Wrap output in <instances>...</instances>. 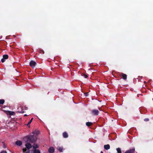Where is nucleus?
Masks as SVG:
<instances>
[{
	"mask_svg": "<svg viewBox=\"0 0 153 153\" xmlns=\"http://www.w3.org/2000/svg\"><path fill=\"white\" fill-rule=\"evenodd\" d=\"M37 137L33 135L27 136L24 138V140L26 142L33 143L37 140Z\"/></svg>",
	"mask_w": 153,
	"mask_h": 153,
	"instance_id": "obj_1",
	"label": "nucleus"
},
{
	"mask_svg": "<svg viewBox=\"0 0 153 153\" xmlns=\"http://www.w3.org/2000/svg\"><path fill=\"white\" fill-rule=\"evenodd\" d=\"M92 114L93 115L97 116L98 115L99 111L97 110L93 109L91 111Z\"/></svg>",
	"mask_w": 153,
	"mask_h": 153,
	"instance_id": "obj_2",
	"label": "nucleus"
},
{
	"mask_svg": "<svg viewBox=\"0 0 153 153\" xmlns=\"http://www.w3.org/2000/svg\"><path fill=\"white\" fill-rule=\"evenodd\" d=\"M8 58V55L6 54L4 55L3 56V58L1 60V62H4L5 61V59H7Z\"/></svg>",
	"mask_w": 153,
	"mask_h": 153,
	"instance_id": "obj_3",
	"label": "nucleus"
},
{
	"mask_svg": "<svg viewBox=\"0 0 153 153\" xmlns=\"http://www.w3.org/2000/svg\"><path fill=\"white\" fill-rule=\"evenodd\" d=\"M30 66L33 68H34L36 64V63L35 62L31 60L30 63Z\"/></svg>",
	"mask_w": 153,
	"mask_h": 153,
	"instance_id": "obj_4",
	"label": "nucleus"
},
{
	"mask_svg": "<svg viewBox=\"0 0 153 153\" xmlns=\"http://www.w3.org/2000/svg\"><path fill=\"white\" fill-rule=\"evenodd\" d=\"M135 152V149H130L126 151L125 153H134Z\"/></svg>",
	"mask_w": 153,
	"mask_h": 153,
	"instance_id": "obj_5",
	"label": "nucleus"
},
{
	"mask_svg": "<svg viewBox=\"0 0 153 153\" xmlns=\"http://www.w3.org/2000/svg\"><path fill=\"white\" fill-rule=\"evenodd\" d=\"M120 76H122L123 78L126 80L127 79V75L125 74H124L123 73H120Z\"/></svg>",
	"mask_w": 153,
	"mask_h": 153,
	"instance_id": "obj_6",
	"label": "nucleus"
},
{
	"mask_svg": "<svg viewBox=\"0 0 153 153\" xmlns=\"http://www.w3.org/2000/svg\"><path fill=\"white\" fill-rule=\"evenodd\" d=\"M25 146L26 147V148H27V149H29L30 148H31L32 146L31 144L30 143H27L25 144Z\"/></svg>",
	"mask_w": 153,
	"mask_h": 153,
	"instance_id": "obj_7",
	"label": "nucleus"
},
{
	"mask_svg": "<svg viewBox=\"0 0 153 153\" xmlns=\"http://www.w3.org/2000/svg\"><path fill=\"white\" fill-rule=\"evenodd\" d=\"M23 153H30V150L27 149L26 148H23L22 149Z\"/></svg>",
	"mask_w": 153,
	"mask_h": 153,
	"instance_id": "obj_8",
	"label": "nucleus"
},
{
	"mask_svg": "<svg viewBox=\"0 0 153 153\" xmlns=\"http://www.w3.org/2000/svg\"><path fill=\"white\" fill-rule=\"evenodd\" d=\"M54 151V149L53 147H50L48 149L49 153H53Z\"/></svg>",
	"mask_w": 153,
	"mask_h": 153,
	"instance_id": "obj_9",
	"label": "nucleus"
},
{
	"mask_svg": "<svg viewBox=\"0 0 153 153\" xmlns=\"http://www.w3.org/2000/svg\"><path fill=\"white\" fill-rule=\"evenodd\" d=\"M16 144L17 146H20L22 144V142L20 140L17 141L16 143Z\"/></svg>",
	"mask_w": 153,
	"mask_h": 153,
	"instance_id": "obj_10",
	"label": "nucleus"
},
{
	"mask_svg": "<svg viewBox=\"0 0 153 153\" xmlns=\"http://www.w3.org/2000/svg\"><path fill=\"white\" fill-rule=\"evenodd\" d=\"M104 148L106 150H108L110 148V145L109 144L105 145L104 146Z\"/></svg>",
	"mask_w": 153,
	"mask_h": 153,
	"instance_id": "obj_11",
	"label": "nucleus"
},
{
	"mask_svg": "<svg viewBox=\"0 0 153 153\" xmlns=\"http://www.w3.org/2000/svg\"><path fill=\"white\" fill-rule=\"evenodd\" d=\"M32 133L34 134L37 135L39 133V131L37 130H35Z\"/></svg>",
	"mask_w": 153,
	"mask_h": 153,
	"instance_id": "obj_12",
	"label": "nucleus"
},
{
	"mask_svg": "<svg viewBox=\"0 0 153 153\" xmlns=\"http://www.w3.org/2000/svg\"><path fill=\"white\" fill-rule=\"evenodd\" d=\"M63 136L64 137L66 138L68 137V134L66 132H64L63 133Z\"/></svg>",
	"mask_w": 153,
	"mask_h": 153,
	"instance_id": "obj_13",
	"label": "nucleus"
},
{
	"mask_svg": "<svg viewBox=\"0 0 153 153\" xmlns=\"http://www.w3.org/2000/svg\"><path fill=\"white\" fill-rule=\"evenodd\" d=\"M32 147L33 148L35 149H36L37 148L39 147V145H38L37 144L34 143Z\"/></svg>",
	"mask_w": 153,
	"mask_h": 153,
	"instance_id": "obj_14",
	"label": "nucleus"
},
{
	"mask_svg": "<svg viewBox=\"0 0 153 153\" xmlns=\"http://www.w3.org/2000/svg\"><path fill=\"white\" fill-rule=\"evenodd\" d=\"M33 153H40V151L39 149H35L33 151Z\"/></svg>",
	"mask_w": 153,
	"mask_h": 153,
	"instance_id": "obj_15",
	"label": "nucleus"
},
{
	"mask_svg": "<svg viewBox=\"0 0 153 153\" xmlns=\"http://www.w3.org/2000/svg\"><path fill=\"white\" fill-rule=\"evenodd\" d=\"M86 125L88 126H90L92 124V123L91 122H87L86 123Z\"/></svg>",
	"mask_w": 153,
	"mask_h": 153,
	"instance_id": "obj_16",
	"label": "nucleus"
},
{
	"mask_svg": "<svg viewBox=\"0 0 153 153\" xmlns=\"http://www.w3.org/2000/svg\"><path fill=\"white\" fill-rule=\"evenodd\" d=\"M117 150L118 153H121V149L120 148H118L117 149Z\"/></svg>",
	"mask_w": 153,
	"mask_h": 153,
	"instance_id": "obj_17",
	"label": "nucleus"
},
{
	"mask_svg": "<svg viewBox=\"0 0 153 153\" xmlns=\"http://www.w3.org/2000/svg\"><path fill=\"white\" fill-rule=\"evenodd\" d=\"M4 102V100H0V104H3Z\"/></svg>",
	"mask_w": 153,
	"mask_h": 153,
	"instance_id": "obj_18",
	"label": "nucleus"
},
{
	"mask_svg": "<svg viewBox=\"0 0 153 153\" xmlns=\"http://www.w3.org/2000/svg\"><path fill=\"white\" fill-rule=\"evenodd\" d=\"M63 149L62 147H59L58 149V150L60 152H62Z\"/></svg>",
	"mask_w": 153,
	"mask_h": 153,
	"instance_id": "obj_19",
	"label": "nucleus"
},
{
	"mask_svg": "<svg viewBox=\"0 0 153 153\" xmlns=\"http://www.w3.org/2000/svg\"><path fill=\"white\" fill-rule=\"evenodd\" d=\"M33 120V118H31V119L29 121V122L28 123H27V126H29V125H30V124L31 123L32 120Z\"/></svg>",
	"mask_w": 153,
	"mask_h": 153,
	"instance_id": "obj_20",
	"label": "nucleus"
},
{
	"mask_svg": "<svg viewBox=\"0 0 153 153\" xmlns=\"http://www.w3.org/2000/svg\"><path fill=\"white\" fill-rule=\"evenodd\" d=\"M149 120L148 118H146L144 119V121H148Z\"/></svg>",
	"mask_w": 153,
	"mask_h": 153,
	"instance_id": "obj_21",
	"label": "nucleus"
},
{
	"mask_svg": "<svg viewBox=\"0 0 153 153\" xmlns=\"http://www.w3.org/2000/svg\"><path fill=\"white\" fill-rule=\"evenodd\" d=\"M0 153H7L6 151H3L0 152Z\"/></svg>",
	"mask_w": 153,
	"mask_h": 153,
	"instance_id": "obj_22",
	"label": "nucleus"
},
{
	"mask_svg": "<svg viewBox=\"0 0 153 153\" xmlns=\"http://www.w3.org/2000/svg\"><path fill=\"white\" fill-rule=\"evenodd\" d=\"M83 76L85 77V78H87V77H88V76L87 75L85 74H84Z\"/></svg>",
	"mask_w": 153,
	"mask_h": 153,
	"instance_id": "obj_23",
	"label": "nucleus"
},
{
	"mask_svg": "<svg viewBox=\"0 0 153 153\" xmlns=\"http://www.w3.org/2000/svg\"><path fill=\"white\" fill-rule=\"evenodd\" d=\"M18 112L19 113H23L24 112V111L23 110L22 111H18Z\"/></svg>",
	"mask_w": 153,
	"mask_h": 153,
	"instance_id": "obj_24",
	"label": "nucleus"
},
{
	"mask_svg": "<svg viewBox=\"0 0 153 153\" xmlns=\"http://www.w3.org/2000/svg\"><path fill=\"white\" fill-rule=\"evenodd\" d=\"M88 95V93H85V95L86 96H87Z\"/></svg>",
	"mask_w": 153,
	"mask_h": 153,
	"instance_id": "obj_25",
	"label": "nucleus"
},
{
	"mask_svg": "<svg viewBox=\"0 0 153 153\" xmlns=\"http://www.w3.org/2000/svg\"><path fill=\"white\" fill-rule=\"evenodd\" d=\"M3 147L4 148H6V146H5V145L4 144L3 145Z\"/></svg>",
	"mask_w": 153,
	"mask_h": 153,
	"instance_id": "obj_26",
	"label": "nucleus"
},
{
	"mask_svg": "<svg viewBox=\"0 0 153 153\" xmlns=\"http://www.w3.org/2000/svg\"><path fill=\"white\" fill-rule=\"evenodd\" d=\"M13 113V112H11V113ZM10 114L11 115H12V113H10Z\"/></svg>",
	"mask_w": 153,
	"mask_h": 153,
	"instance_id": "obj_27",
	"label": "nucleus"
},
{
	"mask_svg": "<svg viewBox=\"0 0 153 153\" xmlns=\"http://www.w3.org/2000/svg\"><path fill=\"white\" fill-rule=\"evenodd\" d=\"M24 116H27V114H25V115H24Z\"/></svg>",
	"mask_w": 153,
	"mask_h": 153,
	"instance_id": "obj_28",
	"label": "nucleus"
},
{
	"mask_svg": "<svg viewBox=\"0 0 153 153\" xmlns=\"http://www.w3.org/2000/svg\"><path fill=\"white\" fill-rule=\"evenodd\" d=\"M101 153H103V152L102 151L101 152Z\"/></svg>",
	"mask_w": 153,
	"mask_h": 153,
	"instance_id": "obj_29",
	"label": "nucleus"
}]
</instances>
